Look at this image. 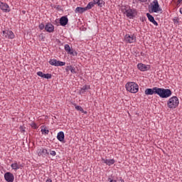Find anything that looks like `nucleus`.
I'll return each instance as SVG.
<instances>
[{"label":"nucleus","instance_id":"obj_37","mask_svg":"<svg viewBox=\"0 0 182 182\" xmlns=\"http://www.w3.org/2000/svg\"><path fill=\"white\" fill-rule=\"evenodd\" d=\"M46 182H52V179L48 178Z\"/></svg>","mask_w":182,"mask_h":182},{"label":"nucleus","instance_id":"obj_16","mask_svg":"<svg viewBox=\"0 0 182 182\" xmlns=\"http://www.w3.org/2000/svg\"><path fill=\"white\" fill-rule=\"evenodd\" d=\"M102 161L107 164V166H112L116 162L114 159H105V158H102Z\"/></svg>","mask_w":182,"mask_h":182},{"label":"nucleus","instance_id":"obj_13","mask_svg":"<svg viewBox=\"0 0 182 182\" xmlns=\"http://www.w3.org/2000/svg\"><path fill=\"white\" fill-rule=\"evenodd\" d=\"M45 30L46 32H49V33H52L55 31V26L50 23H47L45 26Z\"/></svg>","mask_w":182,"mask_h":182},{"label":"nucleus","instance_id":"obj_41","mask_svg":"<svg viewBox=\"0 0 182 182\" xmlns=\"http://www.w3.org/2000/svg\"><path fill=\"white\" fill-rule=\"evenodd\" d=\"M23 14H25V11H23Z\"/></svg>","mask_w":182,"mask_h":182},{"label":"nucleus","instance_id":"obj_29","mask_svg":"<svg viewBox=\"0 0 182 182\" xmlns=\"http://www.w3.org/2000/svg\"><path fill=\"white\" fill-rule=\"evenodd\" d=\"M42 134H49V129H46V128L41 129Z\"/></svg>","mask_w":182,"mask_h":182},{"label":"nucleus","instance_id":"obj_15","mask_svg":"<svg viewBox=\"0 0 182 182\" xmlns=\"http://www.w3.org/2000/svg\"><path fill=\"white\" fill-rule=\"evenodd\" d=\"M68 22H69V19L66 16H62L60 18V24L61 26H66V25H68Z\"/></svg>","mask_w":182,"mask_h":182},{"label":"nucleus","instance_id":"obj_20","mask_svg":"<svg viewBox=\"0 0 182 182\" xmlns=\"http://www.w3.org/2000/svg\"><path fill=\"white\" fill-rule=\"evenodd\" d=\"M87 89H90V86L88 85H84L80 90V95H84V93H86V91Z\"/></svg>","mask_w":182,"mask_h":182},{"label":"nucleus","instance_id":"obj_12","mask_svg":"<svg viewBox=\"0 0 182 182\" xmlns=\"http://www.w3.org/2000/svg\"><path fill=\"white\" fill-rule=\"evenodd\" d=\"M0 9H1L3 12H11V8L9 7V5L1 1H0Z\"/></svg>","mask_w":182,"mask_h":182},{"label":"nucleus","instance_id":"obj_30","mask_svg":"<svg viewBox=\"0 0 182 182\" xmlns=\"http://www.w3.org/2000/svg\"><path fill=\"white\" fill-rule=\"evenodd\" d=\"M64 49H65V52L70 50V46H69V44H65L64 46Z\"/></svg>","mask_w":182,"mask_h":182},{"label":"nucleus","instance_id":"obj_23","mask_svg":"<svg viewBox=\"0 0 182 182\" xmlns=\"http://www.w3.org/2000/svg\"><path fill=\"white\" fill-rule=\"evenodd\" d=\"M67 53L69 55H73V56H77V53L75 52V50H73V48H70V50L67 51Z\"/></svg>","mask_w":182,"mask_h":182},{"label":"nucleus","instance_id":"obj_21","mask_svg":"<svg viewBox=\"0 0 182 182\" xmlns=\"http://www.w3.org/2000/svg\"><path fill=\"white\" fill-rule=\"evenodd\" d=\"M66 72H69L70 70L71 73H76V70L75 69V67L72 65H68L65 68Z\"/></svg>","mask_w":182,"mask_h":182},{"label":"nucleus","instance_id":"obj_24","mask_svg":"<svg viewBox=\"0 0 182 182\" xmlns=\"http://www.w3.org/2000/svg\"><path fill=\"white\" fill-rule=\"evenodd\" d=\"M97 5L100 6V8L103 7V5H105V1L103 0H97Z\"/></svg>","mask_w":182,"mask_h":182},{"label":"nucleus","instance_id":"obj_11","mask_svg":"<svg viewBox=\"0 0 182 182\" xmlns=\"http://www.w3.org/2000/svg\"><path fill=\"white\" fill-rule=\"evenodd\" d=\"M4 179L7 182H14V180H15V176H14V173L11 172H6L4 173Z\"/></svg>","mask_w":182,"mask_h":182},{"label":"nucleus","instance_id":"obj_7","mask_svg":"<svg viewBox=\"0 0 182 182\" xmlns=\"http://www.w3.org/2000/svg\"><path fill=\"white\" fill-rule=\"evenodd\" d=\"M2 33L6 39H14V38H15V34L12 31L4 30L2 31Z\"/></svg>","mask_w":182,"mask_h":182},{"label":"nucleus","instance_id":"obj_18","mask_svg":"<svg viewBox=\"0 0 182 182\" xmlns=\"http://www.w3.org/2000/svg\"><path fill=\"white\" fill-rule=\"evenodd\" d=\"M57 139L59 141H65V133L63 132H60L57 134Z\"/></svg>","mask_w":182,"mask_h":182},{"label":"nucleus","instance_id":"obj_14","mask_svg":"<svg viewBox=\"0 0 182 182\" xmlns=\"http://www.w3.org/2000/svg\"><path fill=\"white\" fill-rule=\"evenodd\" d=\"M37 75L40 76V77H43V79H52V74H45L42 73V71L37 72Z\"/></svg>","mask_w":182,"mask_h":182},{"label":"nucleus","instance_id":"obj_25","mask_svg":"<svg viewBox=\"0 0 182 182\" xmlns=\"http://www.w3.org/2000/svg\"><path fill=\"white\" fill-rule=\"evenodd\" d=\"M94 4H93V2L90 1L88 3V4L87 5V6H85V9L89 10V9H92V8H93Z\"/></svg>","mask_w":182,"mask_h":182},{"label":"nucleus","instance_id":"obj_6","mask_svg":"<svg viewBox=\"0 0 182 182\" xmlns=\"http://www.w3.org/2000/svg\"><path fill=\"white\" fill-rule=\"evenodd\" d=\"M137 69H139V70H140L141 72H147L148 70H150V69H151V67L150 66V65H146L140 63L137 64Z\"/></svg>","mask_w":182,"mask_h":182},{"label":"nucleus","instance_id":"obj_35","mask_svg":"<svg viewBox=\"0 0 182 182\" xmlns=\"http://www.w3.org/2000/svg\"><path fill=\"white\" fill-rule=\"evenodd\" d=\"M152 23H154V25H155V26H159V23H157V21H156V20H153L152 21H151Z\"/></svg>","mask_w":182,"mask_h":182},{"label":"nucleus","instance_id":"obj_19","mask_svg":"<svg viewBox=\"0 0 182 182\" xmlns=\"http://www.w3.org/2000/svg\"><path fill=\"white\" fill-rule=\"evenodd\" d=\"M87 11L86 7H77L75 10V14H83V12H86Z\"/></svg>","mask_w":182,"mask_h":182},{"label":"nucleus","instance_id":"obj_10","mask_svg":"<svg viewBox=\"0 0 182 182\" xmlns=\"http://www.w3.org/2000/svg\"><path fill=\"white\" fill-rule=\"evenodd\" d=\"M37 154L39 156V157H46L49 156V152L48 151V149L45 148H41L37 150Z\"/></svg>","mask_w":182,"mask_h":182},{"label":"nucleus","instance_id":"obj_17","mask_svg":"<svg viewBox=\"0 0 182 182\" xmlns=\"http://www.w3.org/2000/svg\"><path fill=\"white\" fill-rule=\"evenodd\" d=\"M11 167L12 170H15V171H16V170H19V168H21V167H22V165H21L20 163L18 164V162L14 161V163H13L11 165Z\"/></svg>","mask_w":182,"mask_h":182},{"label":"nucleus","instance_id":"obj_26","mask_svg":"<svg viewBox=\"0 0 182 182\" xmlns=\"http://www.w3.org/2000/svg\"><path fill=\"white\" fill-rule=\"evenodd\" d=\"M108 181H109V182H124V180L122 179V178L119 179H117V180H113L112 178H109Z\"/></svg>","mask_w":182,"mask_h":182},{"label":"nucleus","instance_id":"obj_1","mask_svg":"<svg viewBox=\"0 0 182 182\" xmlns=\"http://www.w3.org/2000/svg\"><path fill=\"white\" fill-rule=\"evenodd\" d=\"M145 95H146V96L158 95V96L162 99H167V97H170V96H171V90L170 89L159 88L157 87H154L153 88L146 89Z\"/></svg>","mask_w":182,"mask_h":182},{"label":"nucleus","instance_id":"obj_2","mask_svg":"<svg viewBox=\"0 0 182 182\" xmlns=\"http://www.w3.org/2000/svg\"><path fill=\"white\" fill-rule=\"evenodd\" d=\"M125 87L127 92L130 93H137L139 92V85L134 82H127Z\"/></svg>","mask_w":182,"mask_h":182},{"label":"nucleus","instance_id":"obj_38","mask_svg":"<svg viewBox=\"0 0 182 182\" xmlns=\"http://www.w3.org/2000/svg\"><path fill=\"white\" fill-rule=\"evenodd\" d=\"M140 2H147V0H139Z\"/></svg>","mask_w":182,"mask_h":182},{"label":"nucleus","instance_id":"obj_8","mask_svg":"<svg viewBox=\"0 0 182 182\" xmlns=\"http://www.w3.org/2000/svg\"><path fill=\"white\" fill-rule=\"evenodd\" d=\"M49 63L51 66H65V65H66L65 62L58 60L56 59H50Z\"/></svg>","mask_w":182,"mask_h":182},{"label":"nucleus","instance_id":"obj_31","mask_svg":"<svg viewBox=\"0 0 182 182\" xmlns=\"http://www.w3.org/2000/svg\"><path fill=\"white\" fill-rule=\"evenodd\" d=\"M31 127L33 128V129H38V125L36 124V123H34V122H32L31 124Z\"/></svg>","mask_w":182,"mask_h":182},{"label":"nucleus","instance_id":"obj_22","mask_svg":"<svg viewBox=\"0 0 182 182\" xmlns=\"http://www.w3.org/2000/svg\"><path fill=\"white\" fill-rule=\"evenodd\" d=\"M73 106H75V109L77 110L78 112H81V113H85V114H86V113H87V112H85V110L83 109V108H82V107L77 105L76 104H73Z\"/></svg>","mask_w":182,"mask_h":182},{"label":"nucleus","instance_id":"obj_27","mask_svg":"<svg viewBox=\"0 0 182 182\" xmlns=\"http://www.w3.org/2000/svg\"><path fill=\"white\" fill-rule=\"evenodd\" d=\"M146 16L149 21L151 22V21H154V17L153 16H151V14H150L149 13L146 14Z\"/></svg>","mask_w":182,"mask_h":182},{"label":"nucleus","instance_id":"obj_32","mask_svg":"<svg viewBox=\"0 0 182 182\" xmlns=\"http://www.w3.org/2000/svg\"><path fill=\"white\" fill-rule=\"evenodd\" d=\"M39 29H41V31H43V29H45V25H43V23H41L38 26Z\"/></svg>","mask_w":182,"mask_h":182},{"label":"nucleus","instance_id":"obj_3","mask_svg":"<svg viewBox=\"0 0 182 182\" xmlns=\"http://www.w3.org/2000/svg\"><path fill=\"white\" fill-rule=\"evenodd\" d=\"M178 105H180V101L178 97L176 96L171 97L167 102V107L169 109H176V107H178Z\"/></svg>","mask_w":182,"mask_h":182},{"label":"nucleus","instance_id":"obj_4","mask_svg":"<svg viewBox=\"0 0 182 182\" xmlns=\"http://www.w3.org/2000/svg\"><path fill=\"white\" fill-rule=\"evenodd\" d=\"M123 12L124 14L126 15V17L129 19H133V18H135L137 16V10L134 9H125Z\"/></svg>","mask_w":182,"mask_h":182},{"label":"nucleus","instance_id":"obj_34","mask_svg":"<svg viewBox=\"0 0 182 182\" xmlns=\"http://www.w3.org/2000/svg\"><path fill=\"white\" fill-rule=\"evenodd\" d=\"M50 156H56V151L50 150Z\"/></svg>","mask_w":182,"mask_h":182},{"label":"nucleus","instance_id":"obj_40","mask_svg":"<svg viewBox=\"0 0 182 182\" xmlns=\"http://www.w3.org/2000/svg\"><path fill=\"white\" fill-rule=\"evenodd\" d=\"M180 14H182V8L180 9Z\"/></svg>","mask_w":182,"mask_h":182},{"label":"nucleus","instance_id":"obj_28","mask_svg":"<svg viewBox=\"0 0 182 182\" xmlns=\"http://www.w3.org/2000/svg\"><path fill=\"white\" fill-rule=\"evenodd\" d=\"M173 22L175 25H178L179 22H180V18H178V17H174L173 18Z\"/></svg>","mask_w":182,"mask_h":182},{"label":"nucleus","instance_id":"obj_9","mask_svg":"<svg viewBox=\"0 0 182 182\" xmlns=\"http://www.w3.org/2000/svg\"><path fill=\"white\" fill-rule=\"evenodd\" d=\"M154 5L151 6V11L154 13L160 12L161 9L160 8V5L159 4V1L154 0L153 1Z\"/></svg>","mask_w":182,"mask_h":182},{"label":"nucleus","instance_id":"obj_36","mask_svg":"<svg viewBox=\"0 0 182 182\" xmlns=\"http://www.w3.org/2000/svg\"><path fill=\"white\" fill-rule=\"evenodd\" d=\"M91 2H92V4H93L94 6H95V5H97V1H96V0H93V1H91Z\"/></svg>","mask_w":182,"mask_h":182},{"label":"nucleus","instance_id":"obj_5","mask_svg":"<svg viewBox=\"0 0 182 182\" xmlns=\"http://www.w3.org/2000/svg\"><path fill=\"white\" fill-rule=\"evenodd\" d=\"M136 41V38L134 34H126L124 36V41L126 43H134Z\"/></svg>","mask_w":182,"mask_h":182},{"label":"nucleus","instance_id":"obj_33","mask_svg":"<svg viewBox=\"0 0 182 182\" xmlns=\"http://www.w3.org/2000/svg\"><path fill=\"white\" fill-rule=\"evenodd\" d=\"M19 130H20V132H21V133H25V127L21 126V127H19Z\"/></svg>","mask_w":182,"mask_h":182},{"label":"nucleus","instance_id":"obj_39","mask_svg":"<svg viewBox=\"0 0 182 182\" xmlns=\"http://www.w3.org/2000/svg\"><path fill=\"white\" fill-rule=\"evenodd\" d=\"M182 0H178V4H181Z\"/></svg>","mask_w":182,"mask_h":182}]
</instances>
